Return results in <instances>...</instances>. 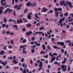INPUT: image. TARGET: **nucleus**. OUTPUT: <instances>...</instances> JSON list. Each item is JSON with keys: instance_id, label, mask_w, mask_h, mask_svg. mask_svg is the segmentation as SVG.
Wrapping results in <instances>:
<instances>
[{"instance_id": "f257e3e1", "label": "nucleus", "mask_w": 73, "mask_h": 73, "mask_svg": "<svg viewBox=\"0 0 73 73\" xmlns=\"http://www.w3.org/2000/svg\"><path fill=\"white\" fill-rule=\"evenodd\" d=\"M66 66H65L64 65H62L61 66L60 68L62 69L63 72H65L66 70Z\"/></svg>"}, {"instance_id": "f03ea898", "label": "nucleus", "mask_w": 73, "mask_h": 73, "mask_svg": "<svg viewBox=\"0 0 73 73\" xmlns=\"http://www.w3.org/2000/svg\"><path fill=\"white\" fill-rule=\"evenodd\" d=\"M46 11H48V9L45 7L43 8L41 10V12L45 13Z\"/></svg>"}, {"instance_id": "7ed1b4c3", "label": "nucleus", "mask_w": 73, "mask_h": 73, "mask_svg": "<svg viewBox=\"0 0 73 73\" xmlns=\"http://www.w3.org/2000/svg\"><path fill=\"white\" fill-rule=\"evenodd\" d=\"M39 66L40 67V68L38 69V71H40V70L42 68V62H40Z\"/></svg>"}, {"instance_id": "20e7f679", "label": "nucleus", "mask_w": 73, "mask_h": 73, "mask_svg": "<svg viewBox=\"0 0 73 73\" xmlns=\"http://www.w3.org/2000/svg\"><path fill=\"white\" fill-rule=\"evenodd\" d=\"M5 0H2L1 1V3L2 4V5H3V6H5L6 5V3H5Z\"/></svg>"}, {"instance_id": "39448f33", "label": "nucleus", "mask_w": 73, "mask_h": 73, "mask_svg": "<svg viewBox=\"0 0 73 73\" xmlns=\"http://www.w3.org/2000/svg\"><path fill=\"white\" fill-rule=\"evenodd\" d=\"M2 62V61H1V60H0V63H1V64H2V65H3V66H5V65H6V64H7V62L5 61V63L4 62Z\"/></svg>"}, {"instance_id": "423d86ee", "label": "nucleus", "mask_w": 73, "mask_h": 73, "mask_svg": "<svg viewBox=\"0 0 73 73\" xmlns=\"http://www.w3.org/2000/svg\"><path fill=\"white\" fill-rule=\"evenodd\" d=\"M66 3L69 5V6L70 8H73V6L72 5V2L66 1Z\"/></svg>"}, {"instance_id": "0eeeda50", "label": "nucleus", "mask_w": 73, "mask_h": 73, "mask_svg": "<svg viewBox=\"0 0 73 73\" xmlns=\"http://www.w3.org/2000/svg\"><path fill=\"white\" fill-rule=\"evenodd\" d=\"M8 11H9V13H10L11 12H12L13 10L12 9H9L8 8L4 12V13H7V12H8Z\"/></svg>"}, {"instance_id": "6e6552de", "label": "nucleus", "mask_w": 73, "mask_h": 73, "mask_svg": "<svg viewBox=\"0 0 73 73\" xmlns=\"http://www.w3.org/2000/svg\"><path fill=\"white\" fill-rule=\"evenodd\" d=\"M57 43L58 45H61V46H63L64 45V42H58Z\"/></svg>"}, {"instance_id": "1a4fd4ad", "label": "nucleus", "mask_w": 73, "mask_h": 73, "mask_svg": "<svg viewBox=\"0 0 73 73\" xmlns=\"http://www.w3.org/2000/svg\"><path fill=\"white\" fill-rule=\"evenodd\" d=\"M55 58H56V57L54 56L51 58V61L50 62V63H52L53 62L54 60H55Z\"/></svg>"}, {"instance_id": "9d476101", "label": "nucleus", "mask_w": 73, "mask_h": 73, "mask_svg": "<svg viewBox=\"0 0 73 73\" xmlns=\"http://www.w3.org/2000/svg\"><path fill=\"white\" fill-rule=\"evenodd\" d=\"M61 6H63L65 4V2L64 1H62L60 2Z\"/></svg>"}, {"instance_id": "9b49d317", "label": "nucleus", "mask_w": 73, "mask_h": 73, "mask_svg": "<svg viewBox=\"0 0 73 73\" xmlns=\"http://www.w3.org/2000/svg\"><path fill=\"white\" fill-rule=\"evenodd\" d=\"M32 33V31H29V32H27L26 33V35L27 36H29L30 35H31Z\"/></svg>"}, {"instance_id": "f8f14e48", "label": "nucleus", "mask_w": 73, "mask_h": 73, "mask_svg": "<svg viewBox=\"0 0 73 73\" xmlns=\"http://www.w3.org/2000/svg\"><path fill=\"white\" fill-rule=\"evenodd\" d=\"M32 3H31L30 2H28L26 4V5L27 6H31L32 5Z\"/></svg>"}, {"instance_id": "ddd939ff", "label": "nucleus", "mask_w": 73, "mask_h": 73, "mask_svg": "<svg viewBox=\"0 0 73 73\" xmlns=\"http://www.w3.org/2000/svg\"><path fill=\"white\" fill-rule=\"evenodd\" d=\"M17 23L18 24H19V23H23V21H22L21 19L17 20Z\"/></svg>"}, {"instance_id": "4468645a", "label": "nucleus", "mask_w": 73, "mask_h": 73, "mask_svg": "<svg viewBox=\"0 0 73 73\" xmlns=\"http://www.w3.org/2000/svg\"><path fill=\"white\" fill-rule=\"evenodd\" d=\"M13 62L15 64H16L18 63V62H17V61L15 59H14L13 60Z\"/></svg>"}, {"instance_id": "2eb2a0df", "label": "nucleus", "mask_w": 73, "mask_h": 73, "mask_svg": "<svg viewBox=\"0 0 73 73\" xmlns=\"http://www.w3.org/2000/svg\"><path fill=\"white\" fill-rule=\"evenodd\" d=\"M53 47L54 49H61V48L58 47L56 46H54Z\"/></svg>"}, {"instance_id": "dca6fc26", "label": "nucleus", "mask_w": 73, "mask_h": 73, "mask_svg": "<svg viewBox=\"0 0 73 73\" xmlns=\"http://www.w3.org/2000/svg\"><path fill=\"white\" fill-rule=\"evenodd\" d=\"M14 21V23H16V21L15 20H13L12 19H10L9 21V22H11V21Z\"/></svg>"}, {"instance_id": "f3484780", "label": "nucleus", "mask_w": 73, "mask_h": 73, "mask_svg": "<svg viewBox=\"0 0 73 73\" xmlns=\"http://www.w3.org/2000/svg\"><path fill=\"white\" fill-rule=\"evenodd\" d=\"M35 15L36 18H37V19H40V18H39V17H38L37 15V14L36 13H35Z\"/></svg>"}, {"instance_id": "a211bd4d", "label": "nucleus", "mask_w": 73, "mask_h": 73, "mask_svg": "<svg viewBox=\"0 0 73 73\" xmlns=\"http://www.w3.org/2000/svg\"><path fill=\"white\" fill-rule=\"evenodd\" d=\"M67 67L68 68V72H70V66L68 64L67 66Z\"/></svg>"}, {"instance_id": "6ab92c4d", "label": "nucleus", "mask_w": 73, "mask_h": 73, "mask_svg": "<svg viewBox=\"0 0 73 73\" xmlns=\"http://www.w3.org/2000/svg\"><path fill=\"white\" fill-rule=\"evenodd\" d=\"M4 22L5 23H7V18L5 17V18H4Z\"/></svg>"}, {"instance_id": "aec40b11", "label": "nucleus", "mask_w": 73, "mask_h": 73, "mask_svg": "<svg viewBox=\"0 0 73 73\" xmlns=\"http://www.w3.org/2000/svg\"><path fill=\"white\" fill-rule=\"evenodd\" d=\"M55 17H58V12H56L55 13Z\"/></svg>"}, {"instance_id": "412c9836", "label": "nucleus", "mask_w": 73, "mask_h": 73, "mask_svg": "<svg viewBox=\"0 0 73 73\" xmlns=\"http://www.w3.org/2000/svg\"><path fill=\"white\" fill-rule=\"evenodd\" d=\"M31 16L29 15H28L27 17L29 20H31Z\"/></svg>"}, {"instance_id": "4be33fe9", "label": "nucleus", "mask_w": 73, "mask_h": 73, "mask_svg": "<svg viewBox=\"0 0 73 73\" xmlns=\"http://www.w3.org/2000/svg\"><path fill=\"white\" fill-rule=\"evenodd\" d=\"M31 52H32V54L34 53L35 52V50L34 49H32L31 50Z\"/></svg>"}, {"instance_id": "5701e85b", "label": "nucleus", "mask_w": 73, "mask_h": 73, "mask_svg": "<svg viewBox=\"0 0 73 73\" xmlns=\"http://www.w3.org/2000/svg\"><path fill=\"white\" fill-rule=\"evenodd\" d=\"M44 27H43L40 28L39 30V31H41V30H44Z\"/></svg>"}, {"instance_id": "b1692460", "label": "nucleus", "mask_w": 73, "mask_h": 73, "mask_svg": "<svg viewBox=\"0 0 73 73\" xmlns=\"http://www.w3.org/2000/svg\"><path fill=\"white\" fill-rule=\"evenodd\" d=\"M26 26H27V27H28V28H29V27H30L31 26V24H27L26 25Z\"/></svg>"}, {"instance_id": "393cba45", "label": "nucleus", "mask_w": 73, "mask_h": 73, "mask_svg": "<svg viewBox=\"0 0 73 73\" xmlns=\"http://www.w3.org/2000/svg\"><path fill=\"white\" fill-rule=\"evenodd\" d=\"M42 48H43V49L44 50L45 49V45H44V44H43L42 45Z\"/></svg>"}, {"instance_id": "a878e982", "label": "nucleus", "mask_w": 73, "mask_h": 73, "mask_svg": "<svg viewBox=\"0 0 73 73\" xmlns=\"http://www.w3.org/2000/svg\"><path fill=\"white\" fill-rule=\"evenodd\" d=\"M37 4H35V3H34L33 5L32 6L36 7V6H37Z\"/></svg>"}, {"instance_id": "bb28decb", "label": "nucleus", "mask_w": 73, "mask_h": 73, "mask_svg": "<svg viewBox=\"0 0 73 73\" xmlns=\"http://www.w3.org/2000/svg\"><path fill=\"white\" fill-rule=\"evenodd\" d=\"M27 42V40L26 39H24L23 40V43H25Z\"/></svg>"}, {"instance_id": "cd10ccee", "label": "nucleus", "mask_w": 73, "mask_h": 73, "mask_svg": "<svg viewBox=\"0 0 73 73\" xmlns=\"http://www.w3.org/2000/svg\"><path fill=\"white\" fill-rule=\"evenodd\" d=\"M59 23L60 24H61L62 23V19H60L59 20Z\"/></svg>"}, {"instance_id": "c85d7f7f", "label": "nucleus", "mask_w": 73, "mask_h": 73, "mask_svg": "<svg viewBox=\"0 0 73 73\" xmlns=\"http://www.w3.org/2000/svg\"><path fill=\"white\" fill-rule=\"evenodd\" d=\"M4 51L3 50L1 51L0 53V54H4Z\"/></svg>"}, {"instance_id": "c756f323", "label": "nucleus", "mask_w": 73, "mask_h": 73, "mask_svg": "<svg viewBox=\"0 0 73 73\" xmlns=\"http://www.w3.org/2000/svg\"><path fill=\"white\" fill-rule=\"evenodd\" d=\"M13 27L14 28H17L18 27L17 25H13Z\"/></svg>"}, {"instance_id": "7c9ffc66", "label": "nucleus", "mask_w": 73, "mask_h": 73, "mask_svg": "<svg viewBox=\"0 0 73 73\" xmlns=\"http://www.w3.org/2000/svg\"><path fill=\"white\" fill-rule=\"evenodd\" d=\"M5 25H6V23L2 24V26L3 28H4Z\"/></svg>"}, {"instance_id": "2f4dec72", "label": "nucleus", "mask_w": 73, "mask_h": 73, "mask_svg": "<svg viewBox=\"0 0 73 73\" xmlns=\"http://www.w3.org/2000/svg\"><path fill=\"white\" fill-rule=\"evenodd\" d=\"M25 60L23 58H22L21 59V62H24V60Z\"/></svg>"}, {"instance_id": "473e14b6", "label": "nucleus", "mask_w": 73, "mask_h": 73, "mask_svg": "<svg viewBox=\"0 0 73 73\" xmlns=\"http://www.w3.org/2000/svg\"><path fill=\"white\" fill-rule=\"evenodd\" d=\"M62 33H66V31H65V30H62Z\"/></svg>"}, {"instance_id": "72a5a7b5", "label": "nucleus", "mask_w": 73, "mask_h": 73, "mask_svg": "<svg viewBox=\"0 0 73 73\" xmlns=\"http://www.w3.org/2000/svg\"><path fill=\"white\" fill-rule=\"evenodd\" d=\"M54 10L55 12H57L58 11V8H54Z\"/></svg>"}, {"instance_id": "f704fd0d", "label": "nucleus", "mask_w": 73, "mask_h": 73, "mask_svg": "<svg viewBox=\"0 0 73 73\" xmlns=\"http://www.w3.org/2000/svg\"><path fill=\"white\" fill-rule=\"evenodd\" d=\"M19 7V6L18 5H17V6H15L14 7V9H17V8Z\"/></svg>"}, {"instance_id": "c9c22d12", "label": "nucleus", "mask_w": 73, "mask_h": 73, "mask_svg": "<svg viewBox=\"0 0 73 73\" xmlns=\"http://www.w3.org/2000/svg\"><path fill=\"white\" fill-rule=\"evenodd\" d=\"M65 16H66L68 15V13H66L64 14Z\"/></svg>"}, {"instance_id": "e433bc0d", "label": "nucleus", "mask_w": 73, "mask_h": 73, "mask_svg": "<svg viewBox=\"0 0 73 73\" xmlns=\"http://www.w3.org/2000/svg\"><path fill=\"white\" fill-rule=\"evenodd\" d=\"M62 9L60 7L58 9V11H62Z\"/></svg>"}, {"instance_id": "4c0bfd02", "label": "nucleus", "mask_w": 73, "mask_h": 73, "mask_svg": "<svg viewBox=\"0 0 73 73\" xmlns=\"http://www.w3.org/2000/svg\"><path fill=\"white\" fill-rule=\"evenodd\" d=\"M48 49H49V50H50V46L49 45H48L47 47Z\"/></svg>"}, {"instance_id": "58836bf2", "label": "nucleus", "mask_w": 73, "mask_h": 73, "mask_svg": "<svg viewBox=\"0 0 73 73\" xmlns=\"http://www.w3.org/2000/svg\"><path fill=\"white\" fill-rule=\"evenodd\" d=\"M26 70H23L22 73H26Z\"/></svg>"}, {"instance_id": "ea45409f", "label": "nucleus", "mask_w": 73, "mask_h": 73, "mask_svg": "<svg viewBox=\"0 0 73 73\" xmlns=\"http://www.w3.org/2000/svg\"><path fill=\"white\" fill-rule=\"evenodd\" d=\"M44 57H45V58H48V54H47L46 56H45L44 55Z\"/></svg>"}, {"instance_id": "a19ab883", "label": "nucleus", "mask_w": 73, "mask_h": 73, "mask_svg": "<svg viewBox=\"0 0 73 73\" xmlns=\"http://www.w3.org/2000/svg\"><path fill=\"white\" fill-rule=\"evenodd\" d=\"M11 44H14V43H13V41L12 40H11Z\"/></svg>"}, {"instance_id": "79ce46f5", "label": "nucleus", "mask_w": 73, "mask_h": 73, "mask_svg": "<svg viewBox=\"0 0 73 73\" xmlns=\"http://www.w3.org/2000/svg\"><path fill=\"white\" fill-rule=\"evenodd\" d=\"M3 13V10L0 9V14H2Z\"/></svg>"}, {"instance_id": "37998d69", "label": "nucleus", "mask_w": 73, "mask_h": 73, "mask_svg": "<svg viewBox=\"0 0 73 73\" xmlns=\"http://www.w3.org/2000/svg\"><path fill=\"white\" fill-rule=\"evenodd\" d=\"M3 49L5 50H7V48H6V46H4V47L3 48Z\"/></svg>"}, {"instance_id": "c03bdc74", "label": "nucleus", "mask_w": 73, "mask_h": 73, "mask_svg": "<svg viewBox=\"0 0 73 73\" xmlns=\"http://www.w3.org/2000/svg\"><path fill=\"white\" fill-rule=\"evenodd\" d=\"M40 45H41L40 43H38V44H36V46H40Z\"/></svg>"}, {"instance_id": "a18cd8bd", "label": "nucleus", "mask_w": 73, "mask_h": 73, "mask_svg": "<svg viewBox=\"0 0 73 73\" xmlns=\"http://www.w3.org/2000/svg\"><path fill=\"white\" fill-rule=\"evenodd\" d=\"M65 19H66V18L65 17H63L62 18V21H64V20H65Z\"/></svg>"}, {"instance_id": "49530a36", "label": "nucleus", "mask_w": 73, "mask_h": 73, "mask_svg": "<svg viewBox=\"0 0 73 73\" xmlns=\"http://www.w3.org/2000/svg\"><path fill=\"white\" fill-rule=\"evenodd\" d=\"M27 46L26 45H23V48H25V47H27Z\"/></svg>"}, {"instance_id": "de8ad7c7", "label": "nucleus", "mask_w": 73, "mask_h": 73, "mask_svg": "<svg viewBox=\"0 0 73 73\" xmlns=\"http://www.w3.org/2000/svg\"><path fill=\"white\" fill-rule=\"evenodd\" d=\"M35 66H38V64L37 63H35L34 64Z\"/></svg>"}, {"instance_id": "09e8293b", "label": "nucleus", "mask_w": 73, "mask_h": 73, "mask_svg": "<svg viewBox=\"0 0 73 73\" xmlns=\"http://www.w3.org/2000/svg\"><path fill=\"white\" fill-rule=\"evenodd\" d=\"M61 51H62V53H63L64 52V50L63 48H62Z\"/></svg>"}, {"instance_id": "8fccbe9b", "label": "nucleus", "mask_w": 73, "mask_h": 73, "mask_svg": "<svg viewBox=\"0 0 73 73\" xmlns=\"http://www.w3.org/2000/svg\"><path fill=\"white\" fill-rule=\"evenodd\" d=\"M23 31H26V29H25V28H23Z\"/></svg>"}, {"instance_id": "3c124183", "label": "nucleus", "mask_w": 73, "mask_h": 73, "mask_svg": "<svg viewBox=\"0 0 73 73\" xmlns=\"http://www.w3.org/2000/svg\"><path fill=\"white\" fill-rule=\"evenodd\" d=\"M12 58H13V57H8V59L9 60V59H12Z\"/></svg>"}, {"instance_id": "603ef678", "label": "nucleus", "mask_w": 73, "mask_h": 73, "mask_svg": "<svg viewBox=\"0 0 73 73\" xmlns=\"http://www.w3.org/2000/svg\"><path fill=\"white\" fill-rule=\"evenodd\" d=\"M8 48H9L10 49H11V48H12V46L11 45H9V46Z\"/></svg>"}, {"instance_id": "864d4df0", "label": "nucleus", "mask_w": 73, "mask_h": 73, "mask_svg": "<svg viewBox=\"0 0 73 73\" xmlns=\"http://www.w3.org/2000/svg\"><path fill=\"white\" fill-rule=\"evenodd\" d=\"M54 40H55V39L54 38H52L51 39V40H52V42H53V41H54Z\"/></svg>"}, {"instance_id": "5fc2aeb1", "label": "nucleus", "mask_w": 73, "mask_h": 73, "mask_svg": "<svg viewBox=\"0 0 73 73\" xmlns=\"http://www.w3.org/2000/svg\"><path fill=\"white\" fill-rule=\"evenodd\" d=\"M17 10H20L21 9V7H19L17 9Z\"/></svg>"}, {"instance_id": "6e6d98bb", "label": "nucleus", "mask_w": 73, "mask_h": 73, "mask_svg": "<svg viewBox=\"0 0 73 73\" xmlns=\"http://www.w3.org/2000/svg\"><path fill=\"white\" fill-rule=\"evenodd\" d=\"M14 3H15V1L14 0H13V1H12V5H14Z\"/></svg>"}, {"instance_id": "4d7b16f0", "label": "nucleus", "mask_w": 73, "mask_h": 73, "mask_svg": "<svg viewBox=\"0 0 73 73\" xmlns=\"http://www.w3.org/2000/svg\"><path fill=\"white\" fill-rule=\"evenodd\" d=\"M6 33H7V34H10V31H6Z\"/></svg>"}, {"instance_id": "13d9d810", "label": "nucleus", "mask_w": 73, "mask_h": 73, "mask_svg": "<svg viewBox=\"0 0 73 73\" xmlns=\"http://www.w3.org/2000/svg\"><path fill=\"white\" fill-rule=\"evenodd\" d=\"M67 53V51H65L64 52V54H65V55H66Z\"/></svg>"}, {"instance_id": "bf43d9fd", "label": "nucleus", "mask_w": 73, "mask_h": 73, "mask_svg": "<svg viewBox=\"0 0 73 73\" xmlns=\"http://www.w3.org/2000/svg\"><path fill=\"white\" fill-rule=\"evenodd\" d=\"M43 33H42L41 31H40L38 33H39V35H41V34H42Z\"/></svg>"}, {"instance_id": "052dcab7", "label": "nucleus", "mask_w": 73, "mask_h": 73, "mask_svg": "<svg viewBox=\"0 0 73 73\" xmlns=\"http://www.w3.org/2000/svg\"><path fill=\"white\" fill-rule=\"evenodd\" d=\"M64 61L66 62V58H64Z\"/></svg>"}, {"instance_id": "680f3d73", "label": "nucleus", "mask_w": 73, "mask_h": 73, "mask_svg": "<svg viewBox=\"0 0 73 73\" xmlns=\"http://www.w3.org/2000/svg\"><path fill=\"white\" fill-rule=\"evenodd\" d=\"M13 15L15 16L16 15V12H14V13H13Z\"/></svg>"}, {"instance_id": "e2e57ef3", "label": "nucleus", "mask_w": 73, "mask_h": 73, "mask_svg": "<svg viewBox=\"0 0 73 73\" xmlns=\"http://www.w3.org/2000/svg\"><path fill=\"white\" fill-rule=\"evenodd\" d=\"M53 10H50V13H53Z\"/></svg>"}, {"instance_id": "0e129e2a", "label": "nucleus", "mask_w": 73, "mask_h": 73, "mask_svg": "<svg viewBox=\"0 0 73 73\" xmlns=\"http://www.w3.org/2000/svg\"><path fill=\"white\" fill-rule=\"evenodd\" d=\"M66 42H70V40H66Z\"/></svg>"}, {"instance_id": "69168bd1", "label": "nucleus", "mask_w": 73, "mask_h": 73, "mask_svg": "<svg viewBox=\"0 0 73 73\" xmlns=\"http://www.w3.org/2000/svg\"><path fill=\"white\" fill-rule=\"evenodd\" d=\"M13 35V33L11 32L10 33V35Z\"/></svg>"}, {"instance_id": "338daca9", "label": "nucleus", "mask_w": 73, "mask_h": 73, "mask_svg": "<svg viewBox=\"0 0 73 73\" xmlns=\"http://www.w3.org/2000/svg\"><path fill=\"white\" fill-rule=\"evenodd\" d=\"M35 38L34 37H33L32 38V40H35Z\"/></svg>"}, {"instance_id": "774afa93", "label": "nucleus", "mask_w": 73, "mask_h": 73, "mask_svg": "<svg viewBox=\"0 0 73 73\" xmlns=\"http://www.w3.org/2000/svg\"><path fill=\"white\" fill-rule=\"evenodd\" d=\"M70 16H71L72 17H73V13H70Z\"/></svg>"}]
</instances>
